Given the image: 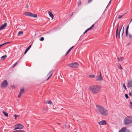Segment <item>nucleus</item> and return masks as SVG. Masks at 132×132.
I'll list each match as a JSON object with an SVG mask.
<instances>
[{"label": "nucleus", "instance_id": "nucleus-1", "mask_svg": "<svg viewBox=\"0 0 132 132\" xmlns=\"http://www.w3.org/2000/svg\"><path fill=\"white\" fill-rule=\"evenodd\" d=\"M96 110L99 114L103 116H107L108 114V111L102 106L96 105Z\"/></svg>", "mask_w": 132, "mask_h": 132}, {"label": "nucleus", "instance_id": "nucleus-2", "mask_svg": "<svg viewBox=\"0 0 132 132\" xmlns=\"http://www.w3.org/2000/svg\"><path fill=\"white\" fill-rule=\"evenodd\" d=\"M101 86L97 85L91 86L89 88L90 91L93 94L98 93L101 90Z\"/></svg>", "mask_w": 132, "mask_h": 132}, {"label": "nucleus", "instance_id": "nucleus-3", "mask_svg": "<svg viewBox=\"0 0 132 132\" xmlns=\"http://www.w3.org/2000/svg\"><path fill=\"white\" fill-rule=\"evenodd\" d=\"M67 66L72 68H76L78 67L79 64L77 63L73 62L67 65Z\"/></svg>", "mask_w": 132, "mask_h": 132}, {"label": "nucleus", "instance_id": "nucleus-4", "mask_svg": "<svg viewBox=\"0 0 132 132\" xmlns=\"http://www.w3.org/2000/svg\"><path fill=\"white\" fill-rule=\"evenodd\" d=\"M24 14L27 16H30L35 18H37V14L32 13L29 12H26Z\"/></svg>", "mask_w": 132, "mask_h": 132}, {"label": "nucleus", "instance_id": "nucleus-5", "mask_svg": "<svg viewBox=\"0 0 132 132\" xmlns=\"http://www.w3.org/2000/svg\"><path fill=\"white\" fill-rule=\"evenodd\" d=\"M95 79L96 81H101L103 80V78L100 71V75L96 76Z\"/></svg>", "mask_w": 132, "mask_h": 132}, {"label": "nucleus", "instance_id": "nucleus-6", "mask_svg": "<svg viewBox=\"0 0 132 132\" xmlns=\"http://www.w3.org/2000/svg\"><path fill=\"white\" fill-rule=\"evenodd\" d=\"M7 85L8 83L7 80H4L1 84V87L2 88H5L7 87Z\"/></svg>", "mask_w": 132, "mask_h": 132}, {"label": "nucleus", "instance_id": "nucleus-7", "mask_svg": "<svg viewBox=\"0 0 132 132\" xmlns=\"http://www.w3.org/2000/svg\"><path fill=\"white\" fill-rule=\"evenodd\" d=\"M124 122L125 125H128L132 123V120L125 118L124 120Z\"/></svg>", "mask_w": 132, "mask_h": 132}, {"label": "nucleus", "instance_id": "nucleus-8", "mask_svg": "<svg viewBox=\"0 0 132 132\" xmlns=\"http://www.w3.org/2000/svg\"><path fill=\"white\" fill-rule=\"evenodd\" d=\"M16 126H18L17 128L23 129L24 128V126L21 124H17L15 125Z\"/></svg>", "mask_w": 132, "mask_h": 132}, {"label": "nucleus", "instance_id": "nucleus-9", "mask_svg": "<svg viewBox=\"0 0 132 132\" xmlns=\"http://www.w3.org/2000/svg\"><path fill=\"white\" fill-rule=\"evenodd\" d=\"M98 123L100 125H104L106 124V122L105 120H103L99 122Z\"/></svg>", "mask_w": 132, "mask_h": 132}, {"label": "nucleus", "instance_id": "nucleus-10", "mask_svg": "<svg viewBox=\"0 0 132 132\" xmlns=\"http://www.w3.org/2000/svg\"><path fill=\"white\" fill-rule=\"evenodd\" d=\"M94 24H93L89 28L87 29L85 31L84 33V34H85L89 30H90L92 29L94 27Z\"/></svg>", "mask_w": 132, "mask_h": 132}, {"label": "nucleus", "instance_id": "nucleus-11", "mask_svg": "<svg viewBox=\"0 0 132 132\" xmlns=\"http://www.w3.org/2000/svg\"><path fill=\"white\" fill-rule=\"evenodd\" d=\"M94 24H93L89 28L87 29L85 31L84 33V34H85L89 30H90L92 29L94 27Z\"/></svg>", "mask_w": 132, "mask_h": 132}, {"label": "nucleus", "instance_id": "nucleus-12", "mask_svg": "<svg viewBox=\"0 0 132 132\" xmlns=\"http://www.w3.org/2000/svg\"><path fill=\"white\" fill-rule=\"evenodd\" d=\"M127 87L128 88L132 87V80H129L128 81Z\"/></svg>", "mask_w": 132, "mask_h": 132}, {"label": "nucleus", "instance_id": "nucleus-13", "mask_svg": "<svg viewBox=\"0 0 132 132\" xmlns=\"http://www.w3.org/2000/svg\"><path fill=\"white\" fill-rule=\"evenodd\" d=\"M7 26V23H5L3 24H2L0 27V30L3 29L4 28H5Z\"/></svg>", "mask_w": 132, "mask_h": 132}, {"label": "nucleus", "instance_id": "nucleus-14", "mask_svg": "<svg viewBox=\"0 0 132 132\" xmlns=\"http://www.w3.org/2000/svg\"><path fill=\"white\" fill-rule=\"evenodd\" d=\"M48 14L50 17H51L52 18V19L54 18V15L50 11H48Z\"/></svg>", "mask_w": 132, "mask_h": 132}, {"label": "nucleus", "instance_id": "nucleus-15", "mask_svg": "<svg viewBox=\"0 0 132 132\" xmlns=\"http://www.w3.org/2000/svg\"><path fill=\"white\" fill-rule=\"evenodd\" d=\"M126 129L125 127H123L119 131V132H125Z\"/></svg>", "mask_w": 132, "mask_h": 132}, {"label": "nucleus", "instance_id": "nucleus-16", "mask_svg": "<svg viewBox=\"0 0 132 132\" xmlns=\"http://www.w3.org/2000/svg\"><path fill=\"white\" fill-rule=\"evenodd\" d=\"M117 59L118 61L119 62H121L123 59V57H118L117 58Z\"/></svg>", "mask_w": 132, "mask_h": 132}, {"label": "nucleus", "instance_id": "nucleus-17", "mask_svg": "<svg viewBox=\"0 0 132 132\" xmlns=\"http://www.w3.org/2000/svg\"><path fill=\"white\" fill-rule=\"evenodd\" d=\"M45 102L46 103L49 104H51L52 103V102L51 100L46 101Z\"/></svg>", "mask_w": 132, "mask_h": 132}, {"label": "nucleus", "instance_id": "nucleus-18", "mask_svg": "<svg viewBox=\"0 0 132 132\" xmlns=\"http://www.w3.org/2000/svg\"><path fill=\"white\" fill-rule=\"evenodd\" d=\"M95 77V76L93 75H89L88 77L91 78H93Z\"/></svg>", "mask_w": 132, "mask_h": 132}, {"label": "nucleus", "instance_id": "nucleus-19", "mask_svg": "<svg viewBox=\"0 0 132 132\" xmlns=\"http://www.w3.org/2000/svg\"><path fill=\"white\" fill-rule=\"evenodd\" d=\"M3 112L5 116L7 117L8 116H9L7 113L5 112L4 111H3Z\"/></svg>", "mask_w": 132, "mask_h": 132}, {"label": "nucleus", "instance_id": "nucleus-20", "mask_svg": "<svg viewBox=\"0 0 132 132\" xmlns=\"http://www.w3.org/2000/svg\"><path fill=\"white\" fill-rule=\"evenodd\" d=\"M119 24H118L117 25L118 27H117V28L116 30V37H117V35H118V27H119Z\"/></svg>", "mask_w": 132, "mask_h": 132}, {"label": "nucleus", "instance_id": "nucleus-21", "mask_svg": "<svg viewBox=\"0 0 132 132\" xmlns=\"http://www.w3.org/2000/svg\"><path fill=\"white\" fill-rule=\"evenodd\" d=\"M117 66L118 68L119 69H121V70L122 69V68L121 67L120 64H119V65H117Z\"/></svg>", "mask_w": 132, "mask_h": 132}, {"label": "nucleus", "instance_id": "nucleus-22", "mask_svg": "<svg viewBox=\"0 0 132 132\" xmlns=\"http://www.w3.org/2000/svg\"><path fill=\"white\" fill-rule=\"evenodd\" d=\"M6 57L7 56L6 55H5L1 57V58L2 59H3L4 60Z\"/></svg>", "mask_w": 132, "mask_h": 132}, {"label": "nucleus", "instance_id": "nucleus-23", "mask_svg": "<svg viewBox=\"0 0 132 132\" xmlns=\"http://www.w3.org/2000/svg\"><path fill=\"white\" fill-rule=\"evenodd\" d=\"M23 32L22 31H20L18 32V35H22L23 34Z\"/></svg>", "mask_w": 132, "mask_h": 132}, {"label": "nucleus", "instance_id": "nucleus-24", "mask_svg": "<svg viewBox=\"0 0 132 132\" xmlns=\"http://www.w3.org/2000/svg\"><path fill=\"white\" fill-rule=\"evenodd\" d=\"M43 109L44 111H45V112H47L48 110L47 108L44 107L43 108Z\"/></svg>", "mask_w": 132, "mask_h": 132}, {"label": "nucleus", "instance_id": "nucleus-25", "mask_svg": "<svg viewBox=\"0 0 132 132\" xmlns=\"http://www.w3.org/2000/svg\"><path fill=\"white\" fill-rule=\"evenodd\" d=\"M52 74H53V73H51V75H50L48 77V78L47 79H46V80H48L50 78H51V76H52Z\"/></svg>", "mask_w": 132, "mask_h": 132}, {"label": "nucleus", "instance_id": "nucleus-26", "mask_svg": "<svg viewBox=\"0 0 132 132\" xmlns=\"http://www.w3.org/2000/svg\"><path fill=\"white\" fill-rule=\"evenodd\" d=\"M128 36L130 38L132 39V34L129 33L128 34Z\"/></svg>", "mask_w": 132, "mask_h": 132}, {"label": "nucleus", "instance_id": "nucleus-27", "mask_svg": "<svg viewBox=\"0 0 132 132\" xmlns=\"http://www.w3.org/2000/svg\"><path fill=\"white\" fill-rule=\"evenodd\" d=\"M130 105H129L130 108L132 109V102H130Z\"/></svg>", "mask_w": 132, "mask_h": 132}, {"label": "nucleus", "instance_id": "nucleus-28", "mask_svg": "<svg viewBox=\"0 0 132 132\" xmlns=\"http://www.w3.org/2000/svg\"><path fill=\"white\" fill-rule=\"evenodd\" d=\"M24 90V89H20V93H22L23 92Z\"/></svg>", "mask_w": 132, "mask_h": 132}, {"label": "nucleus", "instance_id": "nucleus-29", "mask_svg": "<svg viewBox=\"0 0 132 132\" xmlns=\"http://www.w3.org/2000/svg\"><path fill=\"white\" fill-rule=\"evenodd\" d=\"M22 93H21L20 92V93H19V94L18 95V97H19V98L21 96V95H22Z\"/></svg>", "mask_w": 132, "mask_h": 132}, {"label": "nucleus", "instance_id": "nucleus-30", "mask_svg": "<svg viewBox=\"0 0 132 132\" xmlns=\"http://www.w3.org/2000/svg\"><path fill=\"white\" fill-rule=\"evenodd\" d=\"M123 87H124L125 88V90H127V88L125 84H123Z\"/></svg>", "mask_w": 132, "mask_h": 132}, {"label": "nucleus", "instance_id": "nucleus-31", "mask_svg": "<svg viewBox=\"0 0 132 132\" xmlns=\"http://www.w3.org/2000/svg\"><path fill=\"white\" fill-rule=\"evenodd\" d=\"M125 97L127 98L128 99L129 98L128 95L127 94H125Z\"/></svg>", "mask_w": 132, "mask_h": 132}, {"label": "nucleus", "instance_id": "nucleus-32", "mask_svg": "<svg viewBox=\"0 0 132 132\" xmlns=\"http://www.w3.org/2000/svg\"><path fill=\"white\" fill-rule=\"evenodd\" d=\"M122 26L119 31V38H120V31H121V29H122Z\"/></svg>", "mask_w": 132, "mask_h": 132}, {"label": "nucleus", "instance_id": "nucleus-33", "mask_svg": "<svg viewBox=\"0 0 132 132\" xmlns=\"http://www.w3.org/2000/svg\"><path fill=\"white\" fill-rule=\"evenodd\" d=\"M14 117H15V119H16L17 118V117H19V116L17 115L16 114L14 115Z\"/></svg>", "mask_w": 132, "mask_h": 132}, {"label": "nucleus", "instance_id": "nucleus-34", "mask_svg": "<svg viewBox=\"0 0 132 132\" xmlns=\"http://www.w3.org/2000/svg\"><path fill=\"white\" fill-rule=\"evenodd\" d=\"M9 42H6V43H3V44H2L1 45H0V47H1V46H3V45L6 44H7V43H9Z\"/></svg>", "mask_w": 132, "mask_h": 132}, {"label": "nucleus", "instance_id": "nucleus-35", "mask_svg": "<svg viewBox=\"0 0 132 132\" xmlns=\"http://www.w3.org/2000/svg\"><path fill=\"white\" fill-rule=\"evenodd\" d=\"M44 40V38L43 37H42L40 39V40L41 41H43Z\"/></svg>", "mask_w": 132, "mask_h": 132}, {"label": "nucleus", "instance_id": "nucleus-36", "mask_svg": "<svg viewBox=\"0 0 132 132\" xmlns=\"http://www.w3.org/2000/svg\"><path fill=\"white\" fill-rule=\"evenodd\" d=\"M31 45H30L29 47H28L26 49V50H27L28 51L30 49V48L31 47Z\"/></svg>", "mask_w": 132, "mask_h": 132}, {"label": "nucleus", "instance_id": "nucleus-37", "mask_svg": "<svg viewBox=\"0 0 132 132\" xmlns=\"http://www.w3.org/2000/svg\"><path fill=\"white\" fill-rule=\"evenodd\" d=\"M71 51L70 50V49L68 51L67 53V54H66V55H67L68 54V53H69V52H70V51Z\"/></svg>", "mask_w": 132, "mask_h": 132}, {"label": "nucleus", "instance_id": "nucleus-38", "mask_svg": "<svg viewBox=\"0 0 132 132\" xmlns=\"http://www.w3.org/2000/svg\"><path fill=\"white\" fill-rule=\"evenodd\" d=\"M17 64V62H16L15 64H14L13 66V68H14L15 66Z\"/></svg>", "mask_w": 132, "mask_h": 132}, {"label": "nucleus", "instance_id": "nucleus-39", "mask_svg": "<svg viewBox=\"0 0 132 132\" xmlns=\"http://www.w3.org/2000/svg\"><path fill=\"white\" fill-rule=\"evenodd\" d=\"M19 132H26L24 130H19Z\"/></svg>", "mask_w": 132, "mask_h": 132}, {"label": "nucleus", "instance_id": "nucleus-40", "mask_svg": "<svg viewBox=\"0 0 132 132\" xmlns=\"http://www.w3.org/2000/svg\"><path fill=\"white\" fill-rule=\"evenodd\" d=\"M78 5H81V2L80 1H79L78 2Z\"/></svg>", "mask_w": 132, "mask_h": 132}, {"label": "nucleus", "instance_id": "nucleus-41", "mask_svg": "<svg viewBox=\"0 0 132 132\" xmlns=\"http://www.w3.org/2000/svg\"><path fill=\"white\" fill-rule=\"evenodd\" d=\"M123 31H124V28H123V29L122 31L121 32V36H123Z\"/></svg>", "mask_w": 132, "mask_h": 132}, {"label": "nucleus", "instance_id": "nucleus-42", "mask_svg": "<svg viewBox=\"0 0 132 132\" xmlns=\"http://www.w3.org/2000/svg\"><path fill=\"white\" fill-rule=\"evenodd\" d=\"M126 37H127L128 36V31H126Z\"/></svg>", "mask_w": 132, "mask_h": 132}, {"label": "nucleus", "instance_id": "nucleus-43", "mask_svg": "<svg viewBox=\"0 0 132 132\" xmlns=\"http://www.w3.org/2000/svg\"><path fill=\"white\" fill-rule=\"evenodd\" d=\"M128 27H129V26H128L127 28H126V31H128Z\"/></svg>", "mask_w": 132, "mask_h": 132}, {"label": "nucleus", "instance_id": "nucleus-44", "mask_svg": "<svg viewBox=\"0 0 132 132\" xmlns=\"http://www.w3.org/2000/svg\"><path fill=\"white\" fill-rule=\"evenodd\" d=\"M10 87H11V88H15V86H13V85H11L10 86Z\"/></svg>", "mask_w": 132, "mask_h": 132}, {"label": "nucleus", "instance_id": "nucleus-45", "mask_svg": "<svg viewBox=\"0 0 132 132\" xmlns=\"http://www.w3.org/2000/svg\"><path fill=\"white\" fill-rule=\"evenodd\" d=\"M93 0H88V3H90Z\"/></svg>", "mask_w": 132, "mask_h": 132}, {"label": "nucleus", "instance_id": "nucleus-46", "mask_svg": "<svg viewBox=\"0 0 132 132\" xmlns=\"http://www.w3.org/2000/svg\"><path fill=\"white\" fill-rule=\"evenodd\" d=\"M15 127V129H14V130H16L17 129H19V128H18V126H15V125L14 126Z\"/></svg>", "mask_w": 132, "mask_h": 132}, {"label": "nucleus", "instance_id": "nucleus-47", "mask_svg": "<svg viewBox=\"0 0 132 132\" xmlns=\"http://www.w3.org/2000/svg\"><path fill=\"white\" fill-rule=\"evenodd\" d=\"M123 16V15H121L120 16H119L118 18L119 19H120L122 17V16Z\"/></svg>", "mask_w": 132, "mask_h": 132}, {"label": "nucleus", "instance_id": "nucleus-48", "mask_svg": "<svg viewBox=\"0 0 132 132\" xmlns=\"http://www.w3.org/2000/svg\"><path fill=\"white\" fill-rule=\"evenodd\" d=\"M28 51V50H27L26 49V51L24 52V54H26Z\"/></svg>", "mask_w": 132, "mask_h": 132}, {"label": "nucleus", "instance_id": "nucleus-49", "mask_svg": "<svg viewBox=\"0 0 132 132\" xmlns=\"http://www.w3.org/2000/svg\"><path fill=\"white\" fill-rule=\"evenodd\" d=\"M19 130H16L15 131H13V132H19Z\"/></svg>", "mask_w": 132, "mask_h": 132}, {"label": "nucleus", "instance_id": "nucleus-50", "mask_svg": "<svg viewBox=\"0 0 132 132\" xmlns=\"http://www.w3.org/2000/svg\"><path fill=\"white\" fill-rule=\"evenodd\" d=\"M74 47V46L72 47H71L70 49V50H71Z\"/></svg>", "mask_w": 132, "mask_h": 132}, {"label": "nucleus", "instance_id": "nucleus-51", "mask_svg": "<svg viewBox=\"0 0 132 132\" xmlns=\"http://www.w3.org/2000/svg\"><path fill=\"white\" fill-rule=\"evenodd\" d=\"M126 132H130V131L129 129H128L126 130Z\"/></svg>", "mask_w": 132, "mask_h": 132}, {"label": "nucleus", "instance_id": "nucleus-52", "mask_svg": "<svg viewBox=\"0 0 132 132\" xmlns=\"http://www.w3.org/2000/svg\"><path fill=\"white\" fill-rule=\"evenodd\" d=\"M129 95L130 96H131V93L130 92L129 93Z\"/></svg>", "mask_w": 132, "mask_h": 132}, {"label": "nucleus", "instance_id": "nucleus-53", "mask_svg": "<svg viewBox=\"0 0 132 132\" xmlns=\"http://www.w3.org/2000/svg\"><path fill=\"white\" fill-rule=\"evenodd\" d=\"M52 72V71H51L48 74V75H49L51 73V72Z\"/></svg>", "mask_w": 132, "mask_h": 132}, {"label": "nucleus", "instance_id": "nucleus-54", "mask_svg": "<svg viewBox=\"0 0 132 132\" xmlns=\"http://www.w3.org/2000/svg\"><path fill=\"white\" fill-rule=\"evenodd\" d=\"M57 124L59 125H60V123H57Z\"/></svg>", "mask_w": 132, "mask_h": 132}, {"label": "nucleus", "instance_id": "nucleus-55", "mask_svg": "<svg viewBox=\"0 0 132 132\" xmlns=\"http://www.w3.org/2000/svg\"><path fill=\"white\" fill-rule=\"evenodd\" d=\"M111 0L109 2V3H110V2H111Z\"/></svg>", "mask_w": 132, "mask_h": 132}, {"label": "nucleus", "instance_id": "nucleus-56", "mask_svg": "<svg viewBox=\"0 0 132 132\" xmlns=\"http://www.w3.org/2000/svg\"><path fill=\"white\" fill-rule=\"evenodd\" d=\"M131 21H132V19H131V20L130 21V22H131Z\"/></svg>", "mask_w": 132, "mask_h": 132}, {"label": "nucleus", "instance_id": "nucleus-57", "mask_svg": "<svg viewBox=\"0 0 132 132\" xmlns=\"http://www.w3.org/2000/svg\"><path fill=\"white\" fill-rule=\"evenodd\" d=\"M131 21H132V19H131V20L130 21V22H131Z\"/></svg>", "mask_w": 132, "mask_h": 132}]
</instances>
